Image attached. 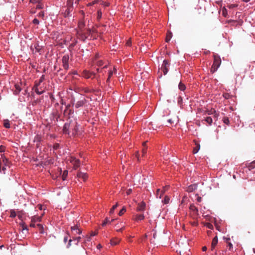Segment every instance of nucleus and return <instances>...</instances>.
Returning <instances> with one entry per match:
<instances>
[{
	"label": "nucleus",
	"mask_w": 255,
	"mask_h": 255,
	"mask_svg": "<svg viewBox=\"0 0 255 255\" xmlns=\"http://www.w3.org/2000/svg\"><path fill=\"white\" fill-rule=\"evenodd\" d=\"M116 69L115 68H114V71H110L109 72L108 78V79H107V81H109L110 80V78L113 75V73L116 72Z\"/></svg>",
	"instance_id": "29"
},
{
	"label": "nucleus",
	"mask_w": 255,
	"mask_h": 255,
	"mask_svg": "<svg viewBox=\"0 0 255 255\" xmlns=\"http://www.w3.org/2000/svg\"><path fill=\"white\" fill-rule=\"evenodd\" d=\"M227 244L228 245V247H229V250L230 251H232L233 249V246L232 244L231 243V242H229Z\"/></svg>",
	"instance_id": "38"
},
{
	"label": "nucleus",
	"mask_w": 255,
	"mask_h": 255,
	"mask_svg": "<svg viewBox=\"0 0 255 255\" xmlns=\"http://www.w3.org/2000/svg\"><path fill=\"white\" fill-rule=\"evenodd\" d=\"M126 208L125 207H123V208L119 212V215L120 216H122V215L124 214V213L125 212H126Z\"/></svg>",
	"instance_id": "34"
},
{
	"label": "nucleus",
	"mask_w": 255,
	"mask_h": 255,
	"mask_svg": "<svg viewBox=\"0 0 255 255\" xmlns=\"http://www.w3.org/2000/svg\"><path fill=\"white\" fill-rule=\"evenodd\" d=\"M217 243H218V238H217V236H216L215 237H214L213 238L212 242L211 247H212V250L215 247V246H216Z\"/></svg>",
	"instance_id": "21"
},
{
	"label": "nucleus",
	"mask_w": 255,
	"mask_h": 255,
	"mask_svg": "<svg viewBox=\"0 0 255 255\" xmlns=\"http://www.w3.org/2000/svg\"><path fill=\"white\" fill-rule=\"evenodd\" d=\"M163 194H164V193H163L162 191H160V194H159V198L160 199H161V197H162V195H163Z\"/></svg>",
	"instance_id": "60"
},
{
	"label": "nucleus",
	"mask_w": 255,
	"mask_h": 255,
	"mask_svg": "<svg viewBox=\"0 0 255 255\" xmlns=\"http://www.w3.org/2000/svg\"><path fill=\"white\" fill-rule=\"evenodd\" d=\"M33 89L35 91L37 94L41 95L43 94L45 91L44 84H42V85H40L39 86H37V85H34Z\"/></svg>",
	"instance_id": "6"
},
{
	"label": "nucleus",
	"mask_w": 255,
	"mask_h": 255,
	"mask_svg": "<svg viewBox=\"0 0 255 255\" xmlns=\"http://www.w3.org/2000/svg\"><path fill=\"white\" fill-rule=\"evenodd\" d=\"M169 200H170V198L166 196L165 197H164V200L163 201V202L166 204H168L169 202Z\"/></svg>",
	"instance_id": "36"
},
{
	"label": "nucleus",
	"mask_w": 255,
	"mask_h": 255,
	"mask_svg": "<svg viewBox=\"0 0 255 255\" xmlns=\"http://www.w3.org/2000/svg\"><path fill=\"white\" fill-rule=\"evenodd\" d=\"M103 64V62L102 60H98L97 62V65L99 66H102Z\"/></svg>",
	"instance_id": "44"
},
{
	"label": "nucleus",
	"mask_w": 255,
	"mask_h": 255,
	"mask_svg": "<svg viewBox=\"0 0 255 255\" xmlns=\"http://www.w3.org/2000/svg\"><path fill=\"white\" fill-rule=\"evenodd\" d=\"M207 113L208 115H213V118L217 120L218 117L219 116V113H218L214 109H211L210 111H208Z\"/></svg>",
	"instance_id": "12"
},
{
	"label": "nucleus",
	"mask_w": 255,
	"mask_h": 255,
	"mask_svg": "<svg viewBox=\"0 0 255 255\" xmlns=\"http://www.w3.org/2000/svg\"><path fill=\"white\" fill-rule=\"evenodd\" d=\"M15 88H16V90L14 91V94H18L20 92L21 89L19 87V86L18 85H15Z\"/></svg>",
	"instance_id": "33"
},
{
	"label": "nucleus",
	"mask_w": 255,
	"mask_h": 255,
	"mask_svg": "<svg viewBox=\"0 0 255 255\" xmlns=\"http://www.w3.org/2000/svg\"><path fill=\"white\" fill-rule=\"evenodd\" d=\"M109 222H110V220H109V218H106V219L105 220V221L102 223V226H105L107 224H108Z\"/></svg>",
	"instance_id": "42"
},
{
	"label": "nucleus",
	"mask_w": 255,
	"mask_h": 255,
	"mask_svg": "<svg viewBox=\"0 0 255 255\" xmlns=\"http://www.w3.org/2000/svg\"><path fill=\"white\" fill-rule=\"evenodd\" d=\"M92 75V73L89 72L87 70H84L82 73V76L87 79L91 78Z\"/></svg>",
	"instance_id": "19"
},
{
	"label": "nucleus",
	"mask_w": 255,
	"mask_h": 255,
	"mask_svg": "<svg viewBox=\"0 0 255 255\" xmlns=\"http://www.w3.org/2000/svg\"><path fill=\"white\" fill-rule=\"evenodd\" d=\"M97 234H98V233H97V232H91V233L90 236H91V237H92V236H95L97 235Z\"/></svg>",
	"instance_id": "56"
},
{
	"label": "nucleus",
	"mask_w": 255,
	"mask_h": 255,
	"mask_svg": "<svg viewBox=\"0 0 255 255\" xmlns=\"http://www.w3.org/2000/svg\"><path fill=\"white\" fill-rule=\"evenodd\" d=\"M168 188H169L168 185L163 187V189L162 190L163 192V193H164L165 192V191L168 189Z\"/></svg>",
	"instance_id": "47"
},
{
	"label": "nucleus",
	"mask_w": 255,
	"mask_h": 255,
	"mask_svg": "<svg viewBox=\"0 0 255 255\" xmlns=\"http://www.w3.org/2000/svg\"><path fill=\"white\" fill-rule=\"evenodd\" d=\"M41 221V217L34 216L32 218V222H40Z\"/></svg>",
	"instance_id": "27"
},
{
	"label": "nucleus",
	"mask_w": 255,
	"mask_h": 255,
	"mask_svg": "<svg viewBox=\"0 0 255 255\" xmlns=\"http://www.w3.org/2000/svg\"><path fill=\"white\" fill-rule=\"evenodd\" d=\"M172 34L171 32H167L166 37V41L167 42H169L170 40V39L172 37Z\"/></svg>",
	"instance_id": "25"
},
{
	"label": "nucleus",
	"mask_w": 255,
	"mask_h": 255,
	"mask_svg": "<svg viewBox=\"0 0 255 255\" xmlns=\"http://www.w3.org/2000/svg\"><path fill=\"white\" fill-rule=\"evenodd\" d=\"M90 241H91V236H90V237L87 236L86 237L85 242L86 243L87 242H90Z\"/></svg>",
	"instance_id": "49"
},
{
	"label": "nucleus",
	"mask_w": 255,
	"mask_h": 255,
	"mask_svg": "<svg viewBox=\"0 0 255 255\" xmlns=\"http://www.w3.org/2000/svg\"><path fill=\"white\" fill-rule=\"evenodd\" d=\"M101 4L103 5L105 7H106L109 6L110 3L108 2L104 1L103 0H102Z\"/></svg>",
	"instance_id": "37"
},
{
	"label": "nucleus",
	"mask_w": 255,
	"mask_h": 255,
	"mask_svg": "<svg viewBox=\"0 0 255 255\" xmlns=\"http://www.w3.org/2000/svg\"><path fill=\"white\" fill-rule=\"evenodd\" d=\"M205 121L209 125H211L213 122V119L211 117H207L205 118Z\"/></svg>",
	"instance_id": "23"
},
{
	"label": "nucleus",
	"mask_w": 255,
	"mask_h": 255,
	"mask_svg": "<svg viewBox=\"0 0 255 255\" xmlns=\"http://www.w3.org/2000/svg\"><path fill=\"white\" fill-rule=\"evenodd\" d=\"M145 203L143 202H142L138 204V207L137 208V211H143L145 210Z\"/></svg>",
	"instance_id": "15"
},
{
	"label": "nucleus",
	"mask_w": 255,
	"mask_h": 255,
	"mask_svg": "<svg viewBox=\"0 0 255 255\" xmlns=\"http://www.w3.org/2000/svg\"><path fill=\"white\" fill-rule=\"evenodd\" d=\"M160 190L159 189H158L156 191V196L157 197H159V195L160 194Z\"/></svg>",
	"instance_id": "57"
},
{
	"label": "nucleus",
	"mask_w": 255,
	"mask_h": 255,
	"mask_svg": "<svg viewBox=\"0 0 255 255\" xmlns=\"http://www.w3.org/2000/svg\"><path fill=\"white\" fill-rule=\"evenodd\" d=\"M4 151V147L1 145L0 146V152H2Z\"/></svg>",
	"instance_id": "54"
},
{
	"label": "nucleus",
	"mask_w": 255,
	"mask_h": 255,
	"mask_svg": "<svg viewBox=\"0 0 255 255\" xmlns=\"http://www.w3.org/2000/svg\"><path fill=\"white\" fill-rule=\"evenodd\" d=\"M197 188V185L196 184H192L189 186L187 187V191L189 192H193Z\"/></svg>",
	"instance_id": "18"
},
{
	"label": "nucleus",
	"mask_w": 255,
	"mask_h": 255,
	"mask_svg": "<svg viewBox=\"0 0 255 255\" xmlns=\"http://www.w3.org/2000/svg\"><path fill=\"white\" fill-rule=\"evenodd\" d=\"M69 59V55L67 54L64 55L62 57V60L63 67L65 70H67L69 68V64H68Z\"/></svg>",
	"instance_id": "8"
},
{
	"label": "nucleus",
	"mask_w": 255,
	"mask_h": 255,
	"mask_svg": "<svg viewBox=\"0 0 255 255\" xmlns=\"http://www.w3.org/2000/svg\"><path fill=\"white\" fill-rule=\"evenodd\" d=\"M71 74H73V75H78V73L76 71H74L73 72H71L70 73Z\"/></svg>",
	"instance_id": "59"
},
{
	"label": "nucleus",
	"mask_w": 255,
	"mask_h": 255,
	"mask_svg": "<svg viewBox=\"0 0 255 255\" xmlns=\"http://www.w3.org/2000/svg\"><path fill=\"white\" fill-rule=\"evenodd\" d=\"M116 231L117 232H121V231H122V230L123 229L125 228V225L122 222V223H120V224H117L116 225Z\"/></svg>",
	"instance_id": "17"
},
{
	"label": "nucleus",
	"mask_w": 255,
	"mask_h": 255,
	"mask_svg": "<svg viewBox=\"0 0 255 255\" xmlns=\"http://www.w3.org/2000/svg\"><path fill=\"white\" fill-rule=\"evenodd\" d=\"M118 206V204L116 203V205H114L113 207L111 209L110 211V214L111 215L113 214L114 212L115 209Z\"/></svg>",
	"instance_id": "31"
},
{
	"label": "nucleus",
	"mask_w": 255,
	"mask_h": 255,
	"mask_svg": "<svg viewBox=\"0 0 255 255\" xmlns=\"http://www.w3.org/2000/svg\"><path fill=\"white\" fill-rule=\"evenodd\" d=\"M38 207L39 208V210H42V206L41 205H38Z\"/></svg>",
	"instance_id": "63"
},
{
	"label": "nucleus",
	"mask_w": 255,
	"mask_h": 255,
	"mask_svg": "<svg viewBox=\"0 0 255 255\" xmlns=\"http://www.w3.org/2000/svg\"><path fill=\"white\" fill-rule=\"evenodd\" d=\"M127 45V46H130L131 44V40L130 39H129L128 40V41L127 42V43H126Z\"/></svg>",
	"instance_id": "52"
},
{
	"label": "nucleus",
	"mask_w": 255,
	"mask_h": 255,
	"mask_svg": "<svg viewBox=\"0 0 255 255\" xmlns=\"http://www.w3.org/2000/svg\"><path fill=\"white\" fill-rule=\"evenodd\" d=\"M131 192H132V190L131 189H129L127 191L126 194L127 195H129L131 194Z\"/></svg>",
	"instance_id": "51"
},
{
	"label": "nucleus",
	"mask_w": 255,
	"mask_h": 255,
	"mask_svg": "<svg viewBox=\"0 0 255 255\" xmlns=\"http://www.w3.org/2000/svg\"><path fill=\"white\" fill-rule=\"evenodd\" d=\"M98 16H101L102 15V13L101 10H98Z\"/></svg>",
	"instance_id": "62"
},
{
	"label": "nucleus",
	"mask_w": 255,
	"mask_h": 255,
	"mask_svg": "<svg viewBox=\"0 0 255 255\" xmlns=\"http://www.w3.org/2000/svg\"><path fill=\"white\" fill-rule=\"evenodd\" d=\"M3 126L5 128H10V123L9 121L8 120H5L3 122Z\"/></svg>",
	"instance_id": "24"
},
{
	"label": "nucleus",
	"mask_w": 255,
	"mask_h": 255,
	"mask_svg": "<svg viewBox=\"0 0 255 255\" xmlns=\"http://www.w3.org/2000/svg\"><path fill=\"white\" fill-rule=\"evenodd\" d=\"M86 103V100L85 98L81 96L79 100L75 103V106L76 108H79L83 107Z\"/></svg>",
	"instance_id": "7"
},
{
	"label": "nucleus",
	"mask_w": 255,
	"mask_h": 255,
	"mask_svg": "<svg viewBox=\"0 0 255 255\" xmlns=\"http://www.w3.org/2000/svg\"><path fill=\"white\" fill-rule=\"evenodd\" d=\"M59 145L58 144H55L53 146L54 149H57L59 148Z\"/></svg>",
	"instance_id": "55"
},
{
	"label": "nucleus",
	"mask_w": 255,
	"mask_h": 255,
	"mask_svg": "<svg viewBox=\"0 0 255 255\" xmlns=\"http://www.w3.org/2000/svg\"><path fill=\"white\" fill-rule=\"evenodd\" d=\"M42 84H43V82H42V81H41L39 80V81L38 82H35V85H37V86H39L40 85H42Z\"/></svg>",
	"instance_id": "45"
},
{
	"label": "nucleus",
	"mask_w": 255,
	"mask_h": 255,
	"mask_svg": "<svg viewBox=\"0 0 255 255\" xmlns=\"http://www.w3.org/2000/svg\"><path fill=\"white\" fill-rule=\"evenodd\" d=\"M207 227L208 228L211 229V228H212V225L211 224H209V223H208V224L207 225Z\"/></svg>",
	"instance_id": "61"
},
{
	"label": "nucleus",
	"mask_w": 255,
	"mask_h": 255,
	"mask_svg": "<svg viewBox=\"0 0 255 255\" xmlns=\"http://www.w3.org/2000/svg\"><path fill=\"white\" fill-rule=\"evenodd\" d=\"M71 229L75 235L81 234L82 233V231L81 230V229L79 228L78 226L76 225L71 227Z\"/></svg>",
	"instance_id": "13"
},
{
	"label": "nucleus",
	"mask_w": 255,
	"mask_h": 255,
	"mask_svg": "<svg viewBox=\"0 0 255 255\" xmlns=\"http://www.w3.org/2000/svg\"><path fill=\"white\" fill-rule=\"evenodd\" d=\"M88 29L87 32L85 33H81V39L83 41H84L86 38H92L93 37V38H95V36L94 35L95 33L97 32V30L96 28L93 27V26L91 25H90V24H88Z\"/></svg>",
	"instance_id": "2"
},
{
	"label": "nucleus",
	"mask_w": 255,
	"mask_h": 255,
	"mask_svg": "<svg viewBox=\"0 0 255 255\" xmlns=\"http://www.w3.org/2000/svg\"><path fill=\"white\" fill-rule=\"evenodd\" d=\"M200 149V145L199 144H198L196 147H195L194 149H193V153L194 154L198 152V151H199Z\"/></svg>",
	"instance_id": "35"
},
{
	"label": "nucleus",
	"mask_w": 255,
	"mask_h": 255,
	"mask_svg": "<svg viewBox=\"0 0 255 255\" xmlns=\"http://www.w3.org/2000/svg\"><path fill=\"white\" fill-rule=\"evenodd\" d=\"M85 20L83 18H82L79 20L78 23V27L80 29V30L78 32V37L80 39L81 36V33H85V32H84L82 29V28L84 27V26H85Z\"/></svg>",
	"instance_id": "9"
},
{
	"label": "nucleus",
	"mask_w": 255,
	"mask_h": 255,
	"mask_svg": "<svg viewBox=\"0 0 255 255\" xmlns=\"http://www.w3.org/2000/svg\"><path fill=\"white\" fill-rule=\"evenodd\" d=\"M70 163L73 165V167L75 169H77L78 167L80 166V163L79 159H76L75 157L73 156H71L68 159Z\"/></svg>",
	"instance_id": "5"
},
{
	"label": "nucleus",
	"mask_w": 255,
	"mask_h": 255,
	"mask_svg": "<svg viewBox=\"0 0 255 255\" xmlns=\"http://www.w3.org/2000/svg\"><path fill=\"white\" fill-rule=\"evenodd\" d=\"M37 226L39 229V233L40 234H43L44 233V229H43V226L41 224H37Z\"/></svg>",
	"instance_id": "28"
},
{
	"label": "nucleus",
	"mask_w": 255,
	"mask_h": 255,
	"mask_svg": "<svg viewBox=\"0 0 255 255\" xmlns=\"http://www.w3.org/2000/svg\"><path fill=\"white\" fill-rule=\"evenodd\" d=\"M221 63V60L220 57L217 55L214 56V62L211 68V72L212 73L216 72L218 68L220 67Z\"/></svg>",
	"instance_id": "3"
},
{
	"label": "nucleus",
	"mask_w": 255,
	"mask_h": 255,
	"mask_svg": "<svg viewBox=\"0 0 255 255\" xmlns=\"http://www.w3.org/2000/svg\"><path fill=\"white\" fill-rule=\"evenodd\" d=\"M81 239V237H78L77 238H75L74 240L75 241H76L77 242L76 243V245H77L78 244V243L80 242V240Z\"/></svg>",
	"instance_id": "46"
},
{
	"label": "nucleus",
	"mask_w": 255,
	"mask_h": 255,
	"mask_svg": "<svg viewBox=\"0 0 255 255\" xmlns=\"http://www.w3.org/2000/svg\"><path fill=\"white\" fill-rule=\"evenodd\" d=\"M224 240L226 243V244L228 243L229 242H230V238H224Z\"/></svg>",
	"instance_id": "48"
},
{
	"label": "nucleus",
	"mask_w": 255,
	"mask_h": 255,
	"mask_svg": "<svg viewBox=\"0 0 255 255\" xmlns=\"http://www.w3.org/2000/svg\"><path fill=\"white\" fill-rule=\"evenodd\" d=\"M16 216V213L14 210L10 211V217L11 218H14Z\"/></svg>",
	"instance_id": "41"
},
{
	"label": "nucleus",
	"mask_w": 255,
	"mask_h": 255,
	"mask_svg": "<svg viewBox=\"0 0 255 255\" xmlns=\"http://www.w3.org/2000/svg\"><path fill=\"white\" fill-rule=\"evenodd\" d=\"M207 247H205H205H203L202 248V250H203V251H204V252L206 251L207 250Z\"/></svg>",
	"instance_id": "64"
},
{
	"label": "nucleus",
	"mask_w": 255,
	"mask_h": 255,
	"mask_svg": "<svg viewBox=\"0 0 255 255\" xmlns=\"http://www.w3.org/2000/svg\"><path fill=\"white\" fill-rule=\"evenodd\" d=\"M255 167V161L252 162L249 166L250 169H253Z\"/></svg>",
	"instance_id": "40"
},
{
	"label": "nucleus",
	"mask_w": 255,
	"mask_h": 255,
	"mask_svg": "<svg viewBox=\"0 0 255 255\" xmlns=\"http://www.w3.org/2000/svg\"><path fill=\"white\" fill-rule=\"evenodd\" d=\"M63 132L66 134L75 135L77 134L78 127L77 123L75 120L70 121L64 124L63 127Z\"/></svg>",
	"instance_id": "1"
},
{
	"label": "nucleus",
	"mask_w": 255,
	"mask_h": 255,
	"mask_svg": "<svg viewBox=\"0 0 255 255\" xmlns=\"http://www.w3.org/2000/svg\"><path fill=\"white\" fill-rule=\"evenodd\" d=\"M44 79H45V76H44V75H42L40 77V79H39V80H40V81H42V82H43V81L44 80Z\"/></svg>",
	"instance_id": "53"
},
{
	"label": "nucleus",
	"mask_w": 255,
	"mask_h": 255,
	"mask_svg": "<svg viewBox=\"0 0 255 255\" xmlns=\"http://www.w3.org/2000/svg\"><path fill=\"white\" fill-rule=\"evenodd\" d=\"M77 177L79 179H82L83 181H85L88 178V175L85 173L79 172L77 174Z\"/></svg>",
	"instance_id": "14"
},
{
	"label": "nucleus",
	"mask_w": 255,
	"mask_h": 255,
	"mask_svg": "<svg viewBox=\"0 0 255 255\" xmlns=\"http://www.w3.org/2000/svg\"><path fill=\"white\" fill-rule=\"evenodd\" d=\"M223 122L224 124L227 125H229V124H230V121H229V119L227 117H224L223 119Z\"/></svg>",
	"instance_id": "32"
},
{
	"label": "nucleus",
	"mask_w": 255,
	"mask_h": 255,
	"mask_svg": "<svg viewBox=\"0 0 255 255\" xmlns=\"http://www.w3.org/2000/svg\"><path fill=\"white\" fill-rule=\"evenodd\" d=\"M169 66V63L167 61L164 60L163 61V64L161 66V70L163 71L164 75H166L168 72V67Z\"/></svg>",
	"instance_id": "10"
},
{
	"label": "nucleus",
	"mask_w": 255,
	"mask_h": 255,
	"mask_svg": "<svg viewBox=\"0 0 255 255\" xmlns=\"http://www.w3.org/2000/svg\"><path fill=\"white\" fill-rule=\"evenodd\" d=\"M177 121V118L175 117L173 118H170L167 120V122L169 125H173L176 123Z\"/></svg>",
	"instance_id": "20"
},
{
	"label": "nucleus",
	"mask_w": 255,
	"mask_h": 255,
	"mask_svg": "<svg viewBox=\"0 0 255 255\" xmlns=\"http://www.w3.org/2000/svg\"><path fill=\"white\" fill-rule=\"evenodd\" d=\"M44 13L42 11H40L38 13V16H44Z\"/></svg>",
	"instance_id": "58"
},
{
	"label": "nucleus",
	"mask_w": 255,
	"mask_h": 255,
	"mask_svg": "<svg viewBox=\"0 0 255 255\" xmlns=\"http://www.w3.org/2000/svg\"><path fill=\"white\" fill-rule=\"evenodd\" d=\"M178 87H179V89L181 91H184L186 88L185 85L181 82L179 83Z\"/></svg>",
	"instance_id": "30"
},
{
	"label": "nucleus",
	"mask_w": 255,
	"mask_h": 255,
	"mask_svg": "<svg viewBox=\"0 0 255 255\" xmlns=\"http://www.w3.org/2000/svg\"><path fill=\"white\" fill-rule=\"evenodd\" d=\"M75 0H68L67 1V8L65 10V14L66 15H72V12L74 8V4H75Z\"/></svg>",
	"instance_id": "4"
},
{
	"label": "nucleus",
	"mask_w": 255,
	"mask_h": 255,
	"mask_svg": "<svg viewBox=\"0 0 255 255\" xmlns=\"http://www.w3.org/2000/svg\"><path fill=\"white\" fill-rule=\"evenodd\" d=\"M68 172L66 170H65L63 172V175H62V179L63 180H65L66 179V178L67 176Z\"/></svg>",
	"instance_id": "39"
},
{
	"label": "nucleus",
	"mask_w": 255,
	"mask_h": 255,
	"mask_svg": "<svg viewBox=\"0 0 255 255\" xmlns=\"http://www.w3.org/2000/svg\"><path fill=\"white\" fill-rule=\"evenodd\" d=\"M102 0H93L92 2H90V3H89L88 4V6H91V5H93L95 4H97V3H101V1H102Z\"/></svg>",
	"instance_id": "26"
},
{
	"label": "nucleus",
	"mask_w": 255,
	"mask_h": 255,
	"mask_svg": "<svg viewBox=\"0 0 255 255\" xmlns=\"http://www.w3.org/2000/svg\"><path fill=\"white\" fill-rule=\"evenodd\" d=\"M223 97L226 99H228L231 97V95L229 93H224L223 94Z\"/></svg>",
	"instance_id": "43"
},
{
	"label": "nucleus",
	"mask_w": 255,
	"mask_h": 255,
	"mask_svg": "<svg viewBox=\"0 0 255 255\" xmlns=\"http://www.w3.org/2000/svg\"><path fill=\"white\" fill-rule=\"evenodd\" d=\"M2 162L3 165L2 166V170L3 171V173H5V171L6 170L7 167H9V161L6 158H3Z\"/></svg>",
	"instance_id": "11"
},
{
	"label": "nucleus",
	"mask_w": 255,
	"mask_h": 255,
	"mask_svg": "<svg viewBox=\"0 0 255 255\" xmlns=\"http://www.w3.org/2000/svg\"><path fill=\"white\" fill-rule=\"evenodd\" d=\"M33 23L35 24H39V20L36 18H34L33 20Z\"/></svg>",
	"instance_id": "50"
},
{
	"label": "nucleus",
	"mask_w": 255,
	"mask_h": 255,
	"mask_svg": "<svg viewBox=\"0 0 255 255\" xmlns=\"http://www.w3.org/2000/svg\"><path fill=\"white\" fill-rule=\"evenodd\" d=\"M121 240L118 238H115L111 240V244L112 245L114 246L117 245Z\"/></svg>",
	"instance_id": "22"
},
{
	"label": "nucleus",
	"mask_w": 255,
	"mask_h": 255,
	"mask_svg": "<svg viewBox=\"0 0 255 255\" xmlns=\"http://www.w3.org/2000/svg\"><path fill=\"white\" fill-rule=\"evenodd\" d=\"M144 219L143 214H136L134 216L133 220L135 221L138 222L143 220Z\"/></svg>",
	"instance_id": "16"
}]
</instances>
